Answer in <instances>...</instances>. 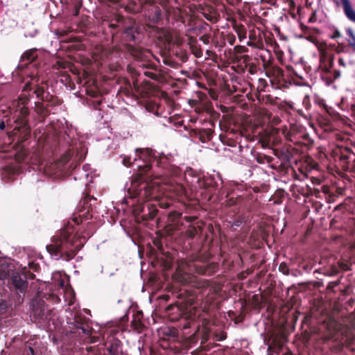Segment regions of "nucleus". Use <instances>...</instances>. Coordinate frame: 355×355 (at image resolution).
<instances>
[{"label":"nucleus","instance_id":"obj_1","mask_svg":"<svg viewBox=\"0 0 355 355\" xmlns=\"http://www.w3.org/2000/svg\"><path fill=\"white\" fill-rule=\"evenodd\" d=\"M137 159L141 160L144 164H137L139 173L131 181L128 187V192L130 198H139V201L148 200L155 198V192L158 189L157 182H153L150 175H145L144 173L150 170L149 163L152 159V150L150 149H137L134 161Z\"/></svg>","mask_w":355,"mask_h":355},{"label":"nucleus","instance_id":"obj_2","mask_svg":"<svg viewBox=\"0 0 355 355\" xmlns=\"http://www.w3.org/2000/svg\"><path fill=\"white\" fill-rule=\"evenodd\" d=\"M60 278L58 284L60 288L64 291V295L66 297V300L68 301L69 304H71L73 303V293L71 288L67 286L68 279L65 275H62L60 272H55L53 274V279L55 281Z\"/></svg>","mask_w":355,"mask_h":355},{"label":"nucleus","instance_id":"obj_3","mask_svg":"<svg viewBox=\"0 0 355 355\" xmlns=\"http://www.w3.org/2000/svg\"><path fill=\"white\" fill-rule=\"evenodd\" d=\"M65 245L62 240H58L49 245L46 249L50 254L56 257L59 253L62 254L65 252Z\"/></svg>","mask_w":355,"mask_h":355},{"label":"nucleus","instance_id":"obj_4","mask_svg":"<svg viewBox=\"0 0 355 355\" xmlns=\"http://www.w3.org/2000/svg\"><path fill=\"white\" fill-rule=\"evenodd\" d=\"M343 10L347 17L355 22V10L353 9L349 0H342Z\"/></svg>","mask_w":355,"mask_h":355},{"label":"nucleus","instance_id":"obj_5","mask_svg":"<svg viewBox=\"0 0 355 355\" xmlns=\"http://www.w3.org/2000/svg\"><path fill=\"white\" fill-rule=\"evenodd\" d=\"M27 99L26 98H20L19 101L14 103L12 106L16 110V112H19L21 115L25 116L28 113V110L26 107Z\"/></svg>","mask_w":355,"mask_h":355},{"label":"nucleus","instance_id":"obj_6","mask_svg":"<svg viewBox=\"0 0 355 355\" xmlns=\"http://www.w3.org/2000/svg\"><path fill=\"white\" fill-rule=\"evenodd\" d=\"M11 280L16 288L22 291L26 287V282L19 275H13Z\"/></svg>","mask_w":355,"mask_h":355},{"label":"nucleus","instance_id":"obj_7","mask_svg":"<svg viewBox=\"0 0 355 355\" xmlns=\"http://www.w3.org/2000/svg\"><path fill=\"white\" fill-rule=\"evenodd\" d=\"M37 57L35 50H30L26 51L22 56V59L24 60H27L28 62H32Z\"/></svg>","mask_w":355,"mask_h":355},{"label":"nucleus","instance_id":"obj_8","mask_svg":"<svg viewBox=\"0 0 355 355\" xmlns=\"http://www.w3.org/2000/svg\"><path fill=\"white\" fill-rule=\"evenodd\" d=\"M348 34L352 38V40L349 41V44L352 46H355V35L354 34L353 31L351 30L348 31Z\"/></svg>","mask_w":355,"mask_h":355},{"label":"nucleus","instance_id":"obj_9","mask_svg":"<svg viewBox=\"0 0 355 355\" xmlns=\"http://www.w3.org/2000/svg\"><path fill=\"white\" fill-rule=\"evenodd\" d=\"M131 159L130 157H125L123 159V164L126 166H130L132 164Z\"/></svg>","mask_w":355,"mask_h":355},{"label":"nucleus","instance_id":"obj_10","mask_svg":"<svg viewBox=\"0 0 355 355\" xmlns=\"http://www.w3.org/2000/svg\"><path fill=\"white\" fill-rule=\"evenodd\" d=\"M32 81H33V83H31V84H33V83H34V82H35V83H37V79L36 78H32ZM24 89H32V87L31 86V83H28V82H27V83H26V85H25V87H24Z\"/></svg>","mask_w":355,"mask_h":355},{"label":"nucleus","instance_id":"obj_11","mask_svg":"<svg viewBox=\"0 0 355 355\" xmlns=\"http://www.w3.org/2000/svg\"><path fill=\"white\" fill-rule=\"evenodd\" d=\"M279 270L284 273V274H287L288 273V268L286 267V265L284 264H281L279 266Z\"/></svg>","mask_w":355,"mask_h":355},{"label":"nucleus","instance_id":"obj_12","mask_svg":"<svg viewBox=\"0 0 355 355\" xmlns=\"http://www.w3.org/2000/svg\"><path fill=\"white\" fill-rule=\"evenodd\" d=\"M340 37V33L338 31H335L334 35L331 36L332 38H336Z\"/></svg>","mask_w":355,"mask_h":355},{"label":"nucleus","instance_id":"obj_13","mask_svg":"<svg viewBox=\"0 0 355 355\" xmlns=\"http://www.w3.org/2000/svg\"><path fill=\"white\" fill-rule=\"evenodd\" d=\"M7 277V274L3 272L0 274V279H3Z\"/></svg>","mask_w":355,"mask_h":355},{"label":"nucleus","instance_id":"obj_14","mask_svg":"<svg viewBox=\"0 0 355 355\" xmlns=\"http://www.w3.org/2000/svg\"><path fill=\"white\" fill-rule=\"evenodd\" d=\"M4 128H5V123H4V122L1 121L0 123V129L3 130Z\"/></svg>","mask_w":355,"mask_h":355},{"label":"nucleus","instance_id":"obj_15","mask_svg":"<svg viewBox=\"0 0 355 355\" xmlns=\"http://www.w3.org/2000/svg\"><path fill=\"white\" fill-rule=\"evenodd\" d=\"M37 92V96H39V92H40L39 90Z\"/></svg>","mask_w":355,"mask_h":355},{"label":"nucleus","instance_id":"obj_16","mask_svg":"<svg viewBox=\"0 0 355 355\" xmlns=\"http://www.w3.org/2000/svg\"><path fill=\"white\" fill-rule=\"evenodd\" d=\"M336 3H338V1L336 0H334Z\"/></svg>","mask_w":355,"mask_h":355}]
</instances>
